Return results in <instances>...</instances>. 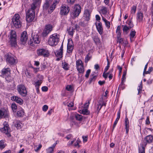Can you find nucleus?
<instances>
[{
	"label": "nucleus",
	"mask_w": 153,
	"mask_h": 153,
	"mask_svg": "<svg viewBox=\"0 0 153 153\" xmlns=\"http://www.w3.org/2000/svg\"><path fill=\"white\" fill-rule=\"evenodd\" d=\"M59 36L56 33L51 35L48 40V44L51 46L57 45L59 40Z\"/></svg>",
	"instance_id": "obj_3"
},
{
	"label": "nucleus",
	"mask_w": 153,
	"mask_h": 153,
	"mask_svg": "<svg viewBox=\"0 0 153 153\" xmlns=\"http://www.w3.org/2000/svg\"><path fill=\"white\" fill-rule=\"evenodd\" d=\"M119 119L120 118H118L117 117V118L116 119V120L114 122V125H113V127L114 128L115 127V126H116V125H117V123L118 122V121L119 120Z\"/></svg>",
	"instance_id": "obj_56"
},
{
	"label": "nucleus",
	"mask_w": 153,
	"mask_h": 153,
	"mask_svg": "<svg viewBox=\"0 0 153 153\" xmlns=\"http://www.w3.org/2000/svg\"><path fill=\"white\" fill-rule=\"evenodd\" d=\"M66 89L67 91H70L72 90L73 87L71 85H68L66 87Z\"/></svg>",
	"instance_id": "obj_41"
},
{
	"label": "nucleus",
	"mask_w": 153,
	"mask_h": 153,
	"mask_svg": "<svg viewBox=\"0 0 153 153\" xmlns=\"http://www.w3.org/2000/svg\"><path fill=\"white\" fill-rule=\"evenodd\" d=\"M105 73L106 72H105V71H104L103 74L102 76L105 79H106L107 78L108 75H107V74H106Z\"/></svg>",
	"instance_id": "obj_60"
},
{
	"label": "nucleus",
	"mask_w": 153,
	"mask_h": 153,
	"mask_svg": "<svg viewBox=\"0 0 153 153\" xmlns=\"http://www.w3.org/2000/svg\"><path fill=\"white\" fill-rule=\"evenodd\" d=\"M142 82H141V83L140 84V85L138 86V88H137V90L138 91V94H139L142 91Z\"/></svg>",
	"instance_id": "obj_35"
},
{
	"label": "nucleus",
	"mask_w": 153,
	"mask_h": 153,
	"mask_svg": "<svg viewBox=\"0 0 153 153\" xmlns=\"http://www.w3.org/2000/svg\"><path fill=\"white\" fill-rule=\"evenodd\" d=\"M10 35V44L12 46H15L16 44V33L15 31L11 30Z\"/></svg>",
	"instance_id": "obj_7"
},
{
	"label": "nucleus",
	"mask_w": 153,
	"mask_h": 153,
	"mask_svg": "<svg viewBox=\"0 0 153 153\" xmlns=\"http://www.w3.org/2000/svg\"><path fill=\"white\" fill-rule=\"evenodd\" d=\"M82 138L83 140V142H84V143L86 142L88 140L87 136H83Z\"/></svg>",
	"instance_id": "obj_50"
},
{
	"label": "nucleus",
	"mask_w": 153,
	"mask_h": 153,
	"mask_svg": "<svg viewBox=\"0 0 153 153\" xmlns=\"http://www.w3.org/2000/svg\"><path fill=\"white\" fill-rule=\"evenodd\" d=\"M62 65L63 68L65 70H67L68 69V64L67 63L65 62L62 63Z\"/></svg>",
	"instance_id": "obj_34"
},
{
	"label": "nucleus",
	"mask_w": 153,
	"mask_h": 153,
	"mask_svg": "<svg viewBox=\"0 0 153 153\" xmlns=\"http://www.w3.org/2000/svg\"><path fill=\"white\" fill-rule=\"evenodd\" d=\"M76 0H67L68 3L70 4H73L75 2Z\"/></svg>",
	"instance_id": "obj_49"
},
{
	"label": "nucleus",
	"mask_w": 153,
	"mask_h": 153,
	"mask_svg": "<svg viewBox=\"0 0 153 153\" xmlns=\"http://www.w3.org/2000/svg\"><path fill=\"white\" fill-rule=\"evenodd\" d=\"M146 124L147 125L149 124L150 123V122L149 121V118L148 117H147V118L146 120Z\"/></svg>",
	"instance_id": "obj_62"
},
{
	"label": "nucleus",
	"mask_w": 153,
	"mask_h": 153,
	"mask_svg": "<svg viewBox=\"0 0 153 153\" xmlns=\"http://www.w3.org/2000/svg\"><path fill=\"white\" fill-rule=\"evenodd\" d=\"M10 70L9 68H4L2 70L1 76L5 78L7 80V78H8L9 77H10Z\"/></svg>",
	"instance_id": "obj_11"
},
{
	"label": "nucleus",
	"mask_w": 153,
	"mask_h": 153,
	"mask_svg": "<svg viewBox=\"0 0 153 153\" xmlns=\"http://www.w3.org/2000/svg\"><path fill=\"white\" fill-rule=\"evenodd\" d=\"M79 25L82 27H84L86 25H85V24L84 23L82 22H80L79 23Z\"/></svg>",
	"instance_id": "obj_63"
},
{
	"label": "nucleus",
	"mask_w": 153,
	"mask_h": 153,
	"mask_svg": "<svg viewBox=\"0 0 153 153\" xmlns=\"http://www.w3.org/2000/svg\"><path fill=\"white\" fill-rule=\"evenodd\" d=\"M81 141L79 139H77L76 141V142L74 144V146H79V144L80 143Z\"/></svg>",
	"instance_id": "obj_47"
},
{
	"label": "nucleus",
	"mask_w": 153,
	"mask_h": 153,
	"mask_svg": "<svg viewBox=\"0 0 153 153\" xmlns=\"http://www.w3.org/2000/svg\"><path fill=\"white\" fill-rule=\"evenodd\" d=\"M136 32L134 31H131L130 34V38L131 39V38H133L135 35Z\"/></svg>",
	"instance_id": "obj_42"
},
{
	"label": "nucleus",
	"mask_w": 153,
	"mask_h": 153,
	"mask_svg": "<svg viewBox=\"0 0 153 153\" xmlns=\"http://www.w3.org/2000/svg\"><path fill=\"white\" fill-rule=\"evenodd\" d=\"M127 24L129 25V27L130 28H131L133 27V23L131 21H128L127 22Z\"/></svg>",
	"instance_id": "obj_46"
},
{
	"label": "nucleus",
	"mask_w": 153,
	"mask_h": 153,
	"mask_svg": "<svg viewBox=\"0 0 153 153\" xmlns=\"http://www.w3.org/2000/svg\"><path fill=\"white\" fill-rule=\"evenodd\" d=\"M96 76H91L89 80V83H91L93 81H94L96 79Z\"/></svg>",
	"instance_id": "obj_38"
},
{
	"label": "nucleus",
	"mask_w": 153,
	"mask_h": 153,
	"mask_svg": "<svg viewBox=\"0 0 153 153\" xmlns=\"http://www.w3.org/2000/svg\"><path fill=\"white\" fill-rule=\"evenodd\" d=\"M4 127L0 129L1 132L5 133L7 137H9L11 136L10 129L9 127V125L6 122H4L3 124Z\"/></svg>",
	"instance_id": "obj_8"
},
{
	"label": "nucleus",
	"mask_w": 153,
	"mask_h": 153,
	"mask_svg": "<svg viewBox=\"0 0 153 153\" xmlns=\"http://www.w3.org/2000/svg\"><path fill=\"white\" fill-rule=\"evenodd\" d=\"M17 115L19 117L22 116L24 114V111L23 109L21 108L18 110L17 113Z\"/></svg>",
	"instance_id": "obj_28"
},
{
	"label": "nucleus",
	"mask_w": 153,
	"mask_h": 153,
	"mask_svg": "<svg viewBox=\"0 0 153 153\" xmlns=\"http://www.w3.org/2000/svg\"><path fill=\"white\" fill-rule=\"evenodd\" d=\"M136 6H133L131 9V13L132 14H134L136 11Z\"/></svg>",
	"instance_id": "obj_40"
},
{
	"label": "nucleus",
	"mask_w": 153,
	"mask_h": 153,
	"mask_svg": "<svg viewBox=\"0 0 153 153\" xmlns=\"http://www.w3.org/2000/svg\"><path fill=\"white\" fill-rule=\"evenodd\" d=\"M63 51V44H62L59 50L55 51V53L56 57L61 58L62 57Z\"/></svg>",
	"instance_id": "obj_19"
},
{
	"label": "nucleus",
	"mask_w": 153,
	"mask_h": 153,
	"mask_svg": "<svg viewBox=\"0 0 153 153\" xmlns=\"http://www.w3.org/2000/svg\"><path fill=\"white\" fill-rule=\"evenodd\" d=\"M105 82V81H99L98 83V84L100 85H102L103 84H104Z\"/></svg>",
	"instance_id": "obj_61"
},
{
	"label": "nucleus",
	"mask_w": 153,
	"mask_h": 153,
	"mask_svg": "<svg viewBox=\"0 0 153 153\" xmlns=\"http://www.w3.org/2000/svg\"><path fill=\"white\" fill-rule=\"evenodd\" d=\"M42 145L40 144L38 146H36L35 148H36L35 149V150L36 152H37L41 148Z\"/></svg>",
	"instance_id": "obj_39"
},
{
	"label": "nucleus",
	"mask_w": 153,
	"mask_h": 153,
	"mask_svg": "<svg viewBox=\"0 0 153 153\" xmlns=\"http://www.w3.org/2000/svg\"><path fill=\"white\" fill-rule=\"evenodd\" d=\"M90 14L89 11L86 10L85 11L84 17L85 18V19L87 21H88L90 19Z\"/></svg>",
	"instance_id": "obj_25"
},
{
	"label": "nucleus",
	"mask_w": 153,
	"mask_h": 153,
	"mask_svg": "<svg viewBox=\"0 0 153 153\" xmlns=\"http://www.w3.org/2000/svg\"><path fill=\"white\" fill-rule=\"evenodd\" d=\"M59 3V1H56L52 4L51 0H46L43 6V9L44 10H48V12L51 13L55 8V6Z\"/></svg>",
	"instance_id": "obj_1"
},
{
	"label": "nucleus",
	"mask_w": 153,
	"mask_h": 153,
	"mask_svg": "<svg viewBox=\"0 0 153 153\" xmlns=\"http://www.w3.org/2000/svg\"><path fill=\"white\" fill-rule=\"evenodd\" d=\"M11 100L16 102L20 105H22L23 103V100L20 98L16 96H13L11 97Z\"/></svg>",
	"instance_id": "obj_20"
},
{
	"label": "nucleus",
	"mask_w": 153,
	"mask_h": 153,
	"mask_svg": "<svg viewBox=\"0 0 153 153\" xmlns=\"http://www.w3.org/2000/svg\"><path fill=\"white\" fill-rule=\"evenodd\" d=\"M17 90L20 95L25 97L27 94V92L25 87L22 85H20L17 87Z\"/></svg>",
	"instance_id": "obj_9"
},
{
	"label": "nucleus",
	"mask_w": 153,
	"mask_h": 153,
	"mask_svg": "<svg viewBox=\"0 0 153 153\" xmlns=\"http://www.w3.org/2000/svg\"><path fill=\"white\" fill-rule=\"evenodd\" d=\"M42 89L43 91H46L48 90V88L47 86H43L42 87Z\"/></svg>",
	"instance_id": "obj_55"
},
{
	"label": "nucleus",
	"mask_w": 153,
	"mask_h": 153,
	"mask_svg": "<svg viewBox=\"0 0 153 153\" xmlns=\"http://www.w3.org/2000/svg\"><path fill=\"white\" fill-rule=\"evenodd\" d=\"M107 60L108 61V63L107 66H106V67L104 69V71H105V72H106L107 71L109 67V62L108 61V59H107Z\"/></svg>",
	"instance_id": "obj_44"
},
{
	"label": "nucleus",
	"mask_w": 153,
	"mask_h": 153,
	"mask_svg": "<svg viewBox=\"0 0 153 153\" xmlns=\"http://www.w3.org/2000/svg\"><path fill=\"white\" fill-rule=\"evenodd\" d=\"M117 42L119 43L120 44H122L123 43V40L121 37L117 38Z\"/></svg>",
	"instance_id": "obj_36"
},
{
	"label": "nucleus",
	"mask_w": 153,
	"mask_h": 153,
	"mask_svg": "<svg viewBox=\"0 0 153 153\" xmlns=\"http://www.w3.org/2000/svg\"><path fill=\"white\" fill-rule=\"evenodd\" d=\"M81 11V7L79 4H75L74 6L72 12L71 13V16L72 18L74 19L77 17L79 15Z\"/></svg>",
	"instance_id": "obj_5"
},
{
	"label": "nucleus",
	"mask_w": 153,
	"mask_h": 153,
	"mask_svg": "<svg viewBox=\"0 0 153 153\" xmlns=\"http://www.w3.org/2000/svg\"><path fill=\"white\" fill-rule=\"evenodd\" d=\"M37 53L39 56H42L45 57L48 56L49 53L48 51L44 49H40L37 50Z\"/></svg>",
	"instance_id": "obj_15"
},
{
	"label": "nucleus",
	"mask_w": 153,
	"mask_h": 153,
	"mask_svg": "<svg viewBox=\"0 0 153 153\" xmlns=\"http://www.w3.org/2000/svg\"><path fill=\"white\" fill-rule=\"evenodd\" d=\"M143 14L141 12H138L137 14V19L139 22H141L143 20Z\"/></svg>",
	"instance_id": "obj_23"
},
{
	"label": "nucleus",
	"mask_w": 153,
	"mask_h": 153,
	"mask_svg": "<svg viewBox=\"0 0 153 153\" xmlns=\"http://www.w3.org/2000/svg\"><path fill=\"white\" fill-rule=\"evenodd\" d=\"M72 135L71 134H69L68 135V136H67L66 138L68 140H69L72 137Z\"/></svg>",
	"instance_id": "obj_64"
},
{
	"label": "nucleus",
	"mask_w": 153,
	"mask_h": 153,
	"mask_svg": "<svg viewBox=\"0 0 153 153\" xmlns=\"http://www.w3.org/2000/svg\"><path fill=\"white\" fill-rule=\"evenodd\" d=\"M69 11V9L68 7L63 5L60 8V14L61 15H66Z\"/></svg>",
	"instance_id": "obj_16"
},
{
	"label": "nucleus",
	"mask_w": 153,
	"mask_h": 153,
	"mask_svg": "<svg viewBox=\"0 0 153 153\" xmlns=\"http://www.w3.org/2000/svg\"><path fill=\"white\" fill-rule=\"evenodd\" d=\"M20 18V16L18 14H15L12 18V22L13 25L16 28H19L22 26Z\"/></svg>",
	"instance_id": "obj_6"
},
{
	"label": "nucleus",
	"mask_w": 153,
	"mask_h": 153,
	"mask_svg": "<svg viewBox=\"0 0 153 153\" xmlns=\"http://www.w3.org/2000/svg\"><path fill=\"white\" fill-rule=\"evenodd\" d=\"M74 48L73 43L71 39L68 40L67 52L68 53H71Z\"/></svg>",
	"instance_id": "obj_17"
},
{
	"label": "nucleus",
	"mask_w": 153,
	"mask_h": 153,
	"mask_svg": "<svg viewBox=\"0 0 153 153\" xmlns=\"http://www.w3.org/2000/svg\"><path fill=\"white\" fill-rule=\"evenodd\" d=\"M23 124L19 121H16L15 126L17 129H20L21 127L22 126Z\"/></svg>",
	"instance_id": "obj_27"
},
{
	"label": "nucleus",
	"mask_w": 153,
	"mask_h": 153,
	"mask_svg": "<svg viewBox=\"0 0 153 153\" xmlns=\"http://www.w3.org/2000/svg\"><path fill=\"white\" fill-rule=\"evenodd\" d=\"M48 108V106L46 105H45L43 106L42 110L44 111H46Z\"/></svg>",
	"instance_id": "obj_53"
},
{
	"label": "nucleus",
	"mask_w": 153,
	"mask_h": 153,
	"mask_svg": "<svg viewBox=\"0 0 153 153\" xmlns=\"http://www.w3.org/2000/svg\"><path fill=\"white\" fill-rule=\"evenodd\" d=\"M82 114L84 115H88L89 113V111L87 109H83L82 111Z\"/></svg>",
	"instance_id": "obj_37"
},
{
	"label": "nucleus",
	"mask_w": 153,
	"mask_h": 153,
	"mask_svg": "<svg viewBox=\"0 0 153 153\" xmlns=\"http://www.w3.org/2000/svg\"><path fill=\"white\" fill-rule=\"evenodd\" d=\"M33 2L31 5V7H33V6H35V7H36V4L37 2H39L40 1V0H33Z\"/></svg>",
	"instance_id": "obj_43"
},
{
	"label": "nucleus",
	"mask_w": 153,
	"mask_h": 153,
	"mask_svg": "<svg viewBox=\"0 0 153 153\" xmlns=\"http://www.w3.org/2000/svg\"><path fill=\"white\" fill-rule=\"evenodd\" d=\"M11 108L13 111L16 112V111L17 106L15 103H13L11 106Z\"/></svg>",
	"instance_id": "obj_29"
},
{
	"label": "nucleus",
	"mask_w": 153,
	"mask_h": 153,
	"mask_svg": "<svg viewBox=\"0 0 153 153\" xmlns=\"http://www.w3.org/2000/svg\"><path fill=\"white\" fill-rule=\"evenodd\" d=\"M75 118L76 120L79 121L82 120V116L79 114H77L76 115Z\"/></svg>",
	"instance_id": "obj_33"
},
{
	"label": "nucleus",
	"mask_w": 153,
	"mask_h": 153,
	"mask_svg": "<svg viewBox=\"0 0 153 153\" xmlns=\"http://www.w3.org/2000/svg\"><path fill=\"white\" fill-rule=\"evenodd\" d=\"M42 82V80H38L35 82V87H39Z\"/></svg>",
	"instance_id": "obj_32"
},
{
	"label": "nucleus",
	"mask_w": 153,
	"mask_h": 153,
	"mask_svg": "<svg viewBox=\"0 0 153 153\" xmlns=\"http://www.w3.org/2000/svg\"><path fill=\"white\" fill-rule=\"evenodd\" d=\"M32 37L33 41L31 39L29 40V43L31 45H32V44L33 42L36 44H39L40 43V41L39 39V36L37 34L36 35H33V33H32Z\"/></svg>",
	"instance_id": "obj_13"
},
{
	"label": "nucleus",
	"mask_w": 153,
	"mask_h": 153,
	"mask_svg": "<svg viewBox=\"0 0 153 153\" xmlns=\"http://www.w3.org/2000/svg\"><path fill=\"white\" fill-rule=\"evenodd\" d=\"M74 28L73 27H70L68 29V34L70 36H72L74 34Z\"/></svg>",
	"instance_id": "obj_26"
},
{
	"label": "nucleus",
	"mask_w": 153,
	"mask_h": 153,
	"mask_svg": "<svg viewBox=\"0 0 153 153\" xmlns=\"http://www.w3.org/2000/svg\"><path fill=\"white\" fill-rule=\"evenodd\" d=\"M130 29V28L126 25H125L123 28V30L124 32H126Z\"/></svg>",
	"instance_id": "obj_45"
},
{
	"label": "nucleus",
	"mask_w": 153,
	"mask_h": 153,
	"mask_svg": "<svg viewBox=\"0 0 153 153\" xmlns=\"http://www.w3.org/2000/svg\"><path fill=\"white\" fill-rule=\"evenodd\" d=\"M5 146L3 140L0 141V149H3L5 147Z\"/></svg>",
	"instance_id": "obj_30"
},
{
	"label": "nucleus",
	"mask_w": 153,
	"mask_h": 153,
	"mask_svg": "<svg viewBox=\"0 0 153 153\" xmlns=\"http://www.w3.org/2000/svg\"><path fill=\"white\" fill-rule=\"evenodd\" d=\"M52 27L50 24L46 25L42 33V35L43 36H46L52 30Z\"/></svg>",
	"instance_id": "obj_12"
},
{
	"label": "nucleus",
	"mask_w": 153,
	"mask_h": 153,
	"mask_svg": "<svg viewBox=\"0 0 153 153\" xmlns=\"http://www.w3.org/2000/svg\"><path fill=\"white\" fill-rule=\"evenodd\" d=\"M97 28L98 31L100 34H102L103 33V29L102 26V23L100 21L96 24Z\"/></svg>",
	"instance_id": "obj_21"
},
{
	"label": "nucleus",
	"mask_w": 153,
	"mask_h": 153,
	"mask_svg": "<svg viewBox=\"0 0 153 153\" xmlns=\"http://www.w3.org/2000/svg\"><path fill=\"white\" fill-rule=\"evenodd\" d=\"M105 23L106 26L108 28H109L110 27V22L107 21V22H105Z\"/></svg>",
	"instance_id": "obj_58"
},
{
	"label": "nucleus",
	"mask_w": 153,
	"mask_h": 153,
	"mask_svg": "<svg viewBox=\"0 0 153 153\" xmlns=\"http://www.w3.org/2000/svg\"><path fill=\"white\" fill-rule=\"evenodd\" d=\"M36 8L35 6L31 7L30 9L26 11V20L27 22H31L34 19L35 16L34 10Z\"/></svg>",
	"instance_id": "obj_2"
},
{
	"label": "nucleus",
	"mask_w": 153,
	"mask_h": 153,
	"mask_svg": "<svg viewBox=\"0 0 153 153\" xmlns=\"http://www.w3.org/2000/svg\"><path fill=\"white\" fill-rule=\"evenodd\" d=\"M6 60L7 63L12 65H15L18 62L16 57L10 53L6 55Z\"/></svg>",
	"instance_id": "obj_4"
},
{
	"label": "nucleus",
	"mask_w": 153,
	"mask_h": 153,
	"mask_svg": "<svg viewBox=\"0 0 153 153\" xmlns=\"http://www.w3.org/2000/svg\"><path fill=\"white\" fill-rule=\"evenodd\" d=\"M53 147H50L48 149V151L50 152L51 153L53 151Z\"/></svg>",
	"instance_id": "obj_57"
},
{
	"label": "nucleus",
	"mask_w": 153,
	"mask_h": 153,
	"mask_svg": "<svg viewBox=\"0 0 153 153\" xmlns=\"http://www.w3.org/2000/svg\"><path fill=\"white\" fill-rule=\"evenodd\" d=\"M27 32L24 31L22 33L21 36V41L22 43L25 44L27 41Z\"/></svg>",
	"instance_id": "obj_18"
},
{
	"label": "nucleus",
	"mask_w": 153,
	"mask_h": 153,
	"mask_svg": "<svg viewBox=\"0 0 153 153\" xmlns=\"http://www.w3.org/2000/svg\"><path fill=\"white\" fill-rule=\"evenodd\" d=\"M153 140V137L151 135H149L146 136L143 140L141 144L146 146L147 143H150L152 142Z\"/></svg>",
	"instance_id": "obj_14"
},
{
	"label": "nucleus",
	"mask_w": 153,
	"mask_h": 153,
	"mask_svg": "<svg viewBox=\"0 0 153 153\" xmlns=\"http://www.w3.org/2000/svg\"><path fill=\"white\" fill-rule=\"evenodd\" d=\"M100 7L101 9L100 12L103 15H106L108 12L107 8L103 6Z\"/></svg>",
	"instance_id": "obj_24"
},
{
	"label": "nucleus",
	"mask_w": 153,
	"mask_h": 153,
	"mask_svg": "<svg viewBox=\"0 0 153 153\" xmlns=\"http://www.w3.org/2000/svg\"><path fill=\"white\" fill-rule=\"evenodd\" d=\"M8 114V111L7 110L5 109H0V118L7 117Z\"/></svg>",
	"instance_id": "obj_22"
},
{
	"label": "nucleus",
	"mask_w": 153,
	"mask_h": 153,
	"mask_svg": "<svg viewBox=\"0 0 153 153\" xmlns=\"http://www.w3.org/2000/svg\"><path fill=\"white\" fill-rule=\"evenodd\" d=\"M76 65L77 70L80 74H82L84 72V67L82 61L80 59L76 61Z\"/></svg>",
	"instance_id": "obj_10"
},
{
	"label": "nucleus",
	"mask_w": 153,
	"mask_h": 153,
	"mask_svg": "<svg viewBox=\"0 0 153 153\" xmlns=\"http://www.w3.org/2000/svg\"><path fill=\"white\" fill-rule=\"evenodd\" d=\"M95 17H96V20L98 21V22L100 20V18L99 15H96Z\"/></svg>",
	"instance_id": "obj_59"
},
{
	"label": "nucleus",
	"mask_w": 153,
	"mask_h": 153,
	"mask_svg": "<svg viewBox=\"0 0 153 153\" xmlns=\"http://www.w3.org/2000/svg\"><path fill=\"white\" fill-rule=\"evenodd\" d=\"M91 72V70L90 69L88 70L86 72V74L85 75V76L86 78H88L89 75V74Z\"/></svg>",
	"instance_id": "obj_51"
},
{
	"label": "nucleus",
	"mask_w": 153,
	"mask_h": 153,
	"mask_svg": "<svg viewBox=\"0 0 153 153\" xmlns=\"http://www.w3.org/2000/svg\"><path fill=\"white\" fill-rule=\"evenodd\" d=\"M141 148L139 149V153H145V146L141 144Z\"/></svg>",
	"instance_id": "obj_31"
},
{
	"label": "nucleus",
	"mask_w": 153,
	"mask_h": 153,
	"mask_svg": "<svg viewBox=\"0 0 153 153\" xmlns=\"http://www.w3.org/2000/svg\"><path fill=\"white\" fill-rule=\"evenodd\" d=\"M152 70L153 68L152 67H149L148 71H146L145 74H150L152 72Z\"/></svg>",
	"instance_id": "obj_52"
},
{
	"label": "nucleus",
	"mask_w": 153,
	"mask_h": 153,
	"mask_svg": "<svg viewBox=\"0 0 153 153\" xmlns=\"http://www.w3.org/2000/svg\"><path fill=\"white\" fill-rule=\"evenodd\" d=\"M90 102V100H89L88 101V102H86V103L85 104V108H87L89 106V105Z\"/></svg>",
	"instance_id": "obj_54"
},
{
	"label": "nucleus",
	"mask_w": 153,
	"mask_h": 153,
	"mask_svg": "<svg viewBox=\"0 0 153 153\" xmlns=\"http://www.w3.org/2000/svg\"><path fill=\"white\" fill-rule=\"evenodd\" d=\"M91 57L89 56L88 55H87L85 58V62H88L91 59Z\"/></svg>",
	"instance_id": "obj_48"
}]
</instances>
